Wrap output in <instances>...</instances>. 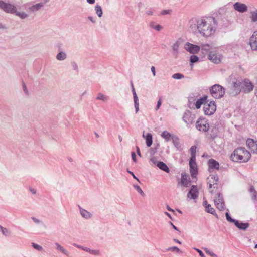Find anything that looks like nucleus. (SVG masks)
<instances>
[{
  "instance_id": "1",
  "label": "nucleus",
  "mask_w": 257,
  "mask_h": 257,
  "mask_svg": "<svg viewBox=\"0 0 257 257\" xmlns=\"http://www.w3.org/2000/svg\"><path fill=\"white\" fill-rule=\"evenodd\" d=\"M189 25L191 31H197L202 37L208 38L216 32L217 22L213 17H205L192 19L189 21Z\"/></svg>"
},
{
  "instance_id": "2",
  "label": "nucleus",
  "mask_w": 257,
  "mask_h": 257,
  "mask_svg": "<svg viewBox=\"0 0 257 257\" xmlns=\"http://www.w3.org/2000/svg\"><path fill=\"white\" fill-rule=\"evenodd\" d=\"M250 153L242 147L235 149L231 155L232 161L237 162H247L250 158Z\"/></svg>"
},
{
  "instance_id": "3",
  "label": "nucleus",
  "mask_w": 257,
  "mask_h": 257,
  "mask_svg": "<svg viewBox=\"0 0 257 257\" xmlns=\"http://www.w3.org/2000/svg\"><path fill=\"white\" fill-rule=\"evenodd\" d=\"M211 95L215 98H220L225 94V89L219 84L213 85L210 89Z\"/></svg>"
},
{
  "instance_id": "4",
  "label": "nucleus",
  "mask_w": 257,
  "mask_h": 257,
  "mask_svg": "<svg viewBox=\"0 0 257 257\" xmlns=\"http://www.w3.org/2000/svg\"><path fill=\"white\" fill-rule=\"evenodd\" d=\"M242 82L237 79L232 81L229 89V94L231 96H236L239 94L241 91V85Z\"/></svg>"
},
{
  "instance_id": "5",
  "label": "nucleus",
  "mask_w": 257,
  "mask_h": 257,
  "mask_svg": "<svg viewBox=\"0 0 257 257\" xmlns=\"http://www.w3.org/2000/svg\"><path fill=\"white\" fill-rule=\"evenodd\" d=\"M196 128L202 132H207L210 127L207 120L205 118H199L196 123Z\"/></svg>"
},
{
  "instance_id": "6",
  "label": "nucleus",
  "mask_w": 257,
  "mask_h": 257,
  "mask_svg": "<svg viewBox=\"0 0 257 257\" xmlns=\"http://www.w3.org/2000/svg\"><path fill=\"white\" fill-rule=\"evenodd\" d=\"M203 110L205 115H211L216 110V106L214 101L205 102L204 104Z\"/></svg>"
},
{
  "instance_id": "7",
  "label": "nucleus",
  "mask_w": 257,
  "mask_h": 257,
  "mask_svg": "<svg viewBox=\"0 0 257 257\" xmlns=\"http://www.w3.org/2000/svg\"><path fill=\"white\" fill-rule=\"evenodd\" d=\"M0 9L4 12L10 14H14L17 10L15 6L9 3H6L3 1H0Z\"/></svg>"
},
{
  "instance_id": "8",
  "label": "nucleus",
  "mask_w": 257,
  "mask_h": 257,
  "mask_svg": "<svg viewBox=\"0 0 257 257\" xmlns=\"http://www.w3.org/2000/svg\"><path fill=\"white\" fill-rule=\"evenodd\" d=\"M208 58L213 63L218 64L221 62L222 56L216 50H212L209 52Z\"/></svg>"
},
{
  "instance_id": "9",
  "label": "nucleus",
  "mask_w": 257,
  "mask_h": 257,
  "mask_svg": "<svg viewBox=\"0 0 257 257\" xmlns=\"http://www.w3.org/2000/svg\"><path fill=\"white\" fill-rule=\"evenodd\" d=\"M217 197L214 199V203L216 208L220 210H224L225 209V203L220 193H218Z\"/></svg>"
},
{
  "instance_id": "10",
  "label": "nucleus",
  "mask_w": 257,
  "mask_h": 257,
  "mask_svg": "<svg viewBox=\"0 0 257 257\" xmlns=\"http://www.w3.org/2000/svg\"><path fill=\"white\" fill-rule=\"evenodd\" d=\"M150 161L154 165L156 166L161 170L169 173L170 169L167 165L163 162L158 161L155 157H152L150 159Z\"/></svg>"
},
{
  "instance_id": "11",
  "label": "nucleus",
  "mask_w": 257,
  "mask_h": 257,
  "mask_svg": "<svg viewBox=\"0 0 257 257\" xmlns=\"http://www.w3.org/2000/svg\"><path fill=\"white\" fill-rule=\"evenodd\" d=\"M242 83V90L244 93H249L253 90L254 88V85L249 79H244Z\"/></svg>"
},
{
  "instance_id": "12",
  "label": "nucleus",
  "mask_w": 257,
  "mask_h": 257,
  "mask_svg": "<svg viewBox=\"0 0 257 257\" xmlns=\"http://www.w3.org/2000/svg\"><path fill=\"white\" fill-rule=\"evenodd\" d=\"M184 48L189 52L195 54L198 53L199 51L200 47L197 45H193L187 42L185 44Z\"/></svg>"
},
{
  "instance_id": "13",
  "label": "nucleus",
  "mask_w": 257,
  "mask_h": 257,
  "mask_svg": "<svg viewBox=\"0 0 257 257\" xmlns=\"http://www.w3.org/2000/svg\"><path fill=\"white\" fill-rule=\"evenodd\" d=\"M189 166H190V173L193 178H195L196 177L198 169L196 163V159H190L189 160Z\"/></svg>"
},
{
  "instance_id": "14",
  "label": "nucleus",
  "mask_w": 257,
  "mask_h": 257,
  "mask_svg": "<svg viewBox=\"0 0 257 257\" xmlns=\"http://www.w3.org/2000/svg\"><path fill=\"white\" fill-rule=\"evenodd\" d=\"M249 44L252 51H257V33L254 32L249 39Z\"/></svg>"
},
{
  "instance_id": "15",
  "label": "nucleus",
  "mask_w": 257,
  "mask_h": 257,
  "mask_svg": "<svg viewBox=\"0 0 257 257\" xmlns=\"http://www.w3.org/2000/svg\"><path fill=\"white\" fill-rule=\"evenodd\" d=\"M198 196V191L197 186L192 185L190 190L189 191L187 197L190 199H195Z\"/></svg>"
},
{
  "instance_id": "16",
  "label": "nucleus",
  "mask_w": 257,
  "mask_h": 257,
  "mask_svg": "<svg viewBox=\"0 0 257 257\" xmlns=\"http://www.w3.org/2000/svg\"><path fill=\"white\" fill-rule=\"evenodd\" d=\"M235 10L240 13H245L247 11V6L243 3L236 2L233 5Z\"/></svg>"
},
{
  "instance_id": "17",
  "label": "nucleus",
  "mask_w": 257,
  "mask_h": 257,
  "mask_svg": "<svg viewBox=\"0 0 257 257\" xmlns=\"http://www.w3.org/2000/svg\"><path fill=\"white\" fill-rule=\"evenodd\" d=\"M247 147L253 153L257 154V142L252 139H248L246 141Z\"/></svg>"
},
{
  "instance_id": "18",
  "label": "nucleus",
  "mask_w": 257,
  "mask_h": 257,
  "mask_svg": "<svg viewBox=\"0 0 257 257\" xmlns=\"http://www.w3.org/2000/svg\"><path fill=\"white\" fill-rule=\"evenodd\" d=\"M183 120L187 125L192 124L194 120V115H192L189 112H186L184 114Z\"/></svg>"
},
{
  "instance_id": "19",
  "label": "nucleus",
  "mask_w": 257,
  "mask_h": 257,
  "mask_svg": "<svg viewBox=\"0 0 257 257\" xmlns=\"http://www.w3.org/2000/svg\"><path fill=\"white\" fill-rule=\"evenodd\" d=\"M209 180V188H212V186H214V188L217 187V182L218 181V177L217 175H210V178H208Z\"/></svg>"
},
{
  "instance_id": "20",
  "label": "nucleus",
  "mask_w": 257,
  "mask_h": 257,
  "mask_svg": "<svg viewBox=\"0 0 257 257\" xmlns=\"http://www.w3.org/2000/svg\"><path fill=\"white\" fill-rule=\"evenodd\" d=\"M78 207L80 210V214L82 216V217L86 219H89L92 217V215L90 212L85 210L84 209H83L79 205L78 206Z\"/></svg>"
},
{
  "instance_id": "21",
  "label": "nucleus",
  "mask_w": 257,
  "mask_h": 257,
  "mask_svg": "<svg viewBox=\"0 0 257 257\" xmlns=\"http://www.w3.org/2000/svg\"><path fill=\"white\" fill-rule=\"evenodd\" d=\"M235 225L240 230H246L249 227L248 223H242L238 220H236L234 223Z\"/></svg>"
},
{
  "instance_id": "22",
  "label": "nucleus",
  "mask_w": 257,
  "mask_h": 257,
  "mask_svg": "<svg viewBox=\"0 0 257 257\" xmlns=\"http://www.w3.org/2000/svg\"><path fill=\"white\" fill-rule=\"evenodd\" d=\"M44 3H40L33 5L29 8V10L31 12H35L41 9L44 6Z\"/></svg>"
},
{
  "instance_id": "23",
  "label": "nucleus",
  "mask_w": 257,
  "mask_h": 257,
  "mask_svg": "<svg viewBox=\"0 0 257 257\" xmlns=\"http://www.w3.org/2000/svg\"><path fill=\"white\" fill-rule=\"evenodd\" d=\"M190 182V178L186 174H182L181 184L184 187H187Z\"/></svg>"
},
{
  "instance_id": "24",
  "label": "nucleus",
  "mask_w": 257,
  "mask_h": 257,
  "mask_svg": "<svg viewBox=\"0 0 257 257\" xmlns=\"http://www.w3.org/2000/svg\"><path fill=\"white\" fill-rule=\"evenodd\" d=\"M208 165L209 168L212 169H218L219 167V163L213 159H211L208 161Z\"/></svg>"
},
{
  "instance_id": "25",
  "label": "nucleus",
  "mask_w": 257,
  "mask_h": 257,
  "mask_svg": "<svg viewBox=\"0 0 257 257\" xmlns=\"http://www.w3.org/2000/svg\"><path fill=\"white\" fill-rule=\"evenodd\" d=\"M172 142L175 147L179 150H182L181 145L180 144L179 139L178 137L174 136L172 137Z\"/></svg>"
},
{
  "instance_id": "26",
  "label": "nucleus",
  "mask_w": 257,
  "mask_h": 257,
  "mask_svg": "<svg viewBox=\"0 0 257 257\" xmlns=\"http://www.w3.org/2000/svg\"><path fill=\"white\" fill-rule=\"evenodd\" d=\"M180 44V42L179 41H177L173 44V45L172 46L173 52L175 55H177L179 53V49Z\"/></svg>"
},
{
  "instance_id": "27",
  "label": "nucleus",
  "mask_w": 257,
  "mask_h": 257,
  "mask_svg": "<svg viewBox=\"0 0 257 257\" xmlns=\"http://www.w3.org/2000/svg\"><path fill=\"white\" fill-rule=\"evenodd\" d=\"M207 99V96H204L202 98H201L197 100L196 102L195 106L197 109H199L201 107L202 104H203L205 103V101Z\"/></svg>"
},
{
  "instance_id": "28",
  "label": "nucleus",
  "mask_w": 257,
  "mask_h": 257,
  "mask_svg": "<svg viewBox=\"0 0 257 257\" xmlns=\"http://www.w3.org/2000/svg\"><path fill=\"white\" fill-rule=\"evenodd\" d=\"M250 18L252 22H257V9L250 12Z\"/></svg>"
},
{
  "instance_id": "29",
  "label": "nucleus",
  "mask_w": 257,
  "mask_h": 257,
  "mask_svg": "<svg viewBox=\"0 0 257 257\" xmlns=\"http://www.w3.org/2000/svg\"><path fill=\"white\" fill-rule=\"evenodd\" d=\"M149 25L150 28L155 29L158 31H160L163 28L162 26L156 24L155 22L153 21L151 22Z\"/></svg>"
},
{
  "instance_id": "30",
  "label": "nucleus",
  "mask_w": 257,
  "mask_h": 257,
  "mask_svg": "<svg viewBox=\"0 0 257 257\" xmlns=\"http://www.w3.org/2000/svg\"><path fill=\"white\" fill-rule=\"evenodd\" d=\"M146 143L147 147H150L152 144V135L151 133H147L146 137Z\"/></svg>"
},
{
  "instance_id": "31",
  "label": "nucleus",
  "mask_w": 257,
  "mask_h": 257,
  "mask_svg": "<svg viewBox=\"0 0 257 257\" xmlns=\"http://www.w3.org/2000/svg\"><path fill=\"white\" fill-rule=\"evenodd\" d=\"M161 136L162 138L165 139L167 142L170 141V139H172V137L173 136L169 132H167V131H163L162 133Z\"/></svg>"
},
{
  "instance_id": "32",
  "label": "nucleus",
  "mask_w": 257,
  "mask_h": 257,
  "mask_svg": "<svg viewBox=\"0 0 257 257\" xmlns=\"http://www.w3.org/2000/svg\"><path fill=\"white\" fill-rule=\"evenodd\" d=\"M55 245L57 246V249L60 251L62 253L64 254L65 255L68 256L69 253V252L66 250L63 246H62L60 244L58 243H55Z\"/></svg>"
},
{
  "instance_id": "33",
  "label": "nucleus",
  "mask_w": 257,
  "mask_h": 257,
  "mask_svg": "<svg viewBox=\"0 0 257 257\" xmlns=\"http://www.w3.org/2000/svg\"><path fill=\"white\" fill-rule=\"evenodd\" d=\"M205 211L209 213L216 216V217L217 218V215L215 213V210L213 208L211 207V205L207 206V207L205 208Z\"/></svg>"
},
{
  "instance_id": "34",
  "label": "nucleus",
  "mask_w": 257,
  "mask_h": 257,
  "mask_svg": "<svg viewBox=\"0 0 257 257\" xmlns=\"http://www.w3.org/2000/svg\"><path fill=\"white\" fill-rule=\"evenodd\" d=\"M191 153V158L190 159H196V147L195 146H193L191 147L190 149Z\"/></svg>"
},
{
  "instance_id": "35",
  "label": "nucleus",
  "mask_w": 257,
  "mask_h": 257,
  "mask_svg": "<svg viewBox=\"0 0 257 257\" xmlns=\"http://www.w3.org/2000/svg\"><path fill=\"white\" fill-rule=\"evenodd\" d=\"M66 58V54L63 52H60L56 55V59L59 61L64 60Z\"/></svg>"
},
{
  "instance_id": "36",
  "label": "nucleus",
  "mask_w": 257,
  "mask_h": 257,
  "mask_svg": "<svg viewBox=\"0 0 257 257\" xmlns=\"http://www.w3.org/2000/svg\"><path fill=\"white\" fill-rule=\"evenodd\" d=\"M16 16L19 17L22 19H24L26 18H27L29 15L25 13V12H17L16 10V12L14 13Z\"/></svg>"
},
{
  "instance_id": "37",
  "label": "nucleus",
  "mask_w": 257,
  "mask_h": 257,
  "mask_svg": "<svg viewBox=\"0 0 257 257\" xmlns=\"http://www.w3.org/2000/svg\"><path fill=\"white\" fill-rule=\"evenodd\" d=\"M96 13L99 17H101L102 15V10L100 6L96 5L95 7Z\"/></svg>"
},
{
  "instance_id": "38",
  "label": "nucleus",
  "mask_w": 257,
  "mask_h": 257,
  "mask_svg": "<svg viewBox=\"0 0 257 257\" xmlns=\"http://www.w3.org/2000/svg\"><path fill=\"white\" fill-rule=\"evenodd\" d=\"M96 98L98 100H100L104 102L108 101L109 99L108 97L104 95L102 93H99Z\"/></svg>"
},
{
  "instance_id": "39",
  "label": "nucleus",
  "mask_w": 257,
  "mask_h": 257,
  "mask_svg": "<svg viewBox=\"0 0 257 257\" xmlns=\"http://www.w3.org/2000/svg\"><path fill=\"white\" fill-rule=\"evenodd\" d=\"M201 48L202 50L208 52L210 51V50L212 49V46L208 44H203L201 46Z\"/></svg>"
},
{
  "instance_id": "40",
  "label": "nucleus",
  "mask_w": 257,
  "mask_h": 257,
  "mask_svg": "<svg viewBox=\"0 0 257 257\" xmlns=\"http://www.w3.org/2000/svg\"><path fill=\"white\" fill-rule=\"evenodd\" d=\"M172 77L175 79H181L182 78H183L184 77V76L183 74H182L181 73H177L174 74L172 75Z\"/></svg>"
},
{
  "instance_id": "41",
  "label": "nucleus",
  "mask_w": 257,
  "mask_h": 257,
  "mask_svg": "<svg viewBox=\"0 0 257 257\" xmlns=\"http://www.w3.org/2000/svg\"><path fill=\"white\" fill-rule=\"evenodd\" d=\"M134 187L136 189V191L139 193L142 196L145 195V193L142 191L140 187L137 185H134Z\"/></svg>"
},
{
  "instance_id": "42",
  "label": "nucleus",
  "mask_w": 257,
  "mask_h": 257,
  "mask_svg": "<svg viewBox=\"0 0 257 257\" xmlns=\"http://www.w3.org/2000/svg\"><path fill=\"white\" fill-rule=\"evenodd\" d=\"M131 87H132V89L134 100H138V98L137 97V95L136 92L135 91V88L134 87V85H133V83L132 82H131Z\"/></svg>"
},
{
  "instance_id": "43",
  "label": "nucleus",
  "mask_w": 257,
  "mask_h": 257,
  "mask_svg": "<svg viewBox=\"0 0 257 257\" xmlns=\"http://www.w3.org/2000/svg\"><path fill=\"white\" fill-rule=\"evenodd\" d=\"M32 245L35 249H36L38 251H43V247L41 245H38L37 244H36L34 243H32Z\"/></svg>"
},
{
  "instance_id": "44",
  "label": "nucleus",
  "mask_w": 257,
  "mask_h": 257,
  "mask_svg": "<svg viewBox=\"0 0 257 257\" xmlns=\"http://www.w3.org/2000/svg\"><path fill=\"white\" fill-rule=\"evenodd\" d=\"M199 58L196 55H192L190 57V62L192 63H195L198 61Z\"/></svg>"
},
{
  "instance_id": "45",
  "label": "nucleus",
  "mask_w": 257,
  "mask_h": 257,
  "mask_svg": "<svg viewBox=\"0 0 257 257\" xmlns=\"http://www.w3.org/2000/svg\"><path fill=\"white\" fill-rule=\"evenodd\" d=\"M225 215H226V219L228 221L232 222L234 223H235V222L236 221V220L231 218V217L230 216V215L228 212L226 213Z\"/></svg>"
},
{
  "instance_id": "46",
  "label": "nucleus",
  "mask_w": 257,
  "mask_h": 257,
  "mask_svg": "<svg viewBox=\"0 0 257 257\" xmlns=\"http://www.w3.org/2000/svg\"><path fill=\"white\" fill-rule=\"evenodd\" d=\"M1 231H2V232L3 234L5 235V236H7V235H10V232L6 228H4V227H1Z\"/></svg>"
},
{
  "instance_id": "47",
  "label": "nucleus",
  "mask_w": 257,
  "mask_h": 257,
  "mask_svg": "<svg viewBox=\"0 0 257 257\" xmlns=\"http://www.w3.org/2000/svg\"><path fill=\"white\" fill-rule=\"evenodd\" d=\"M167 250L168 251H176V252H180V249L176 247V246H173V247H169V248L167 249Z\"/></svg>"
},
{
  "instance_id": "48",
  "label": "nucleus",
  "mask_w": 257,
  "mask_h": 257,
  "mask_svg": "<svg viewBox=\"0 0 257 257\" xmlns=\"http://www.w3.org/2000/svg\"><path fill=\"white\" fill-rule=\"evenodd\" d=\"M134 101V104H135V108L136 110V113H137L139 110V99L138 100H135Z\"/></svg>"
},
{
  "instance_id": "49",
  "label": "nucleus",
  "mask_w": 257,
  "mask_h": 257,
  "mask_svg": "<svg viewBox=\"0 0 257 257\" xmlns=\"http://www.w3.org/2000/svg\"><path fill=\"white\" fill-rule=\"evenodd\" d=\"M90 253L91 254H93L94 255H100V252L98 250L91 249Z\"/></svg>"
},
{
  "instance_id": "50",
  "label": "nucleus",
  "mask_w": 257,
  "mask_h": 257,
  "mask_svg": "<svg viewBox=\"0 0 257 257\" xmlns=\"http://www.w3.org/2000/svg\"><path fill=\"white\" fill-rule=\"evenodd\" d=\"M31 219L36 224H41L43 223L41 220H39V219H38L35 217H32Z\"/></svg>"
},
{
  "instance_id": "51",
  "label": "nucleus",
  "mask_w": 257,
  "mask_h": 257,
  "mask_svg": "<svg viewBox=\"0 0 257 257\" xmlns=\"http://www.w3.org/2000/svg\"><path fill=\"white\" fill-rule=\"evenodd\" d=\"M249 191L250 193H253V196L254 197V199H255L256 197V192L255 190V189L254 188L253 186H251L250 189H249Z\"/></svg>"
},
{
  "instance_id": "52",
  "label": "nucleus",
  "mask_w": 257,
  "mask_h": 257,
  "mask_svg": "<svg viewBox=\"0 0 257 257\" xmlns=\"http://www.w3.org/2000/svg\"><path fill=\"white\" fill-rule=\"evenodd\" d=\"M205 251L206 253L209 254L212 257H217V255L212 252L210 251L207 248H205Z\"/></svg>"
},
{
  "instance_id": "53",
  "label": "nucleus",
  "mask_w": 257,
  "mask_h": 257,
  "mask_svg": "<svg viewBox=\"0 0 257 257\" xmlns=\"http://www.w3.org/2000/svg\"><path fill=\"white\" fill-rule=\"evenodd\" d=\"M161 104H162V99L161 98H160L157 102V105H156V110H158L161 105Z\"/></svg>"
},
{
  "instance_id": "54",
  "label": "nucleus",
  "mask_w": 257,
  "mask_h": 257,
  "mask_svg": "<svg viewBox=\"0 0 257 257\" xmlns=\"http://www.w3.org/2000/svg\"><path fill=\"white\" fill-rule=\"evenodd\" d=\"M22 86H23V91H24V92L26 94H28V91L27 90V87H26V85L25 84V83L24 82H23L22 83Z\"/></svg>"
},
{
  "instance_id": "55",
  "label": "nucleus",
  "mask_w": 257,
  "mask_h": 257,
  "mask_svg": "<svg viewBox=\"0 0 257 257\" xmlns=\"http://www.w3.org/2000/svg\"><path fill=\"white\" fill-rule=\"evenodd\" d=\"M131 155H132V158L133 161L135 162H136L137 160H136V155L135 153L134 152H132Z\"/></svg>"
},
{
  "instance_id": "56",
  "label": "nucleus",
  "mask_w": 257,
  "mask_h": 257,
  "mask_svg": "<svg viewBox=\"0 0 257 257\" xmlns=\"http://www.w3.org/2000/svg\"><path fill=\"white\" fill-rule=\"evenodd\" d=\"M171 12L170 10H164L161 12V15H166L169 14Z\"/></svg>"
},
{
  "instance_id": "57",
  "label": "nucleus",
  "mask_w": 257,
  "mask_h": 257,
  "mask_svg": "<svg viewBox=\"0 0 257 257\" xmlns=\"http://www.w3.org/2000/svg\"><path fill=\"white\" fill-rule=\"evenodd\" d=\"M127 172H128V173H130V174H131V175H132V176H133V177L134 179H136L138 181H139V179H138V178H137V177L135 175V174H134L132 171H130V170H127Z\"/></svg>"
},
{
  "instance_id": "58",
  "label": "nucleus",
  "mask_w": 257,
  "mask_h": 257,
  "mask_svg": "<svg viewBox=\"0 0 257 257\" xmlns=\"http://www.w3.org/2000/svg\"><path fill=\"white\" fill-rule=\"evenodd\" d=\"M195 249L199 253V255L201 257H205V255L201 250L197 248H195Z\"/></svg>"
},
{
  "instance_id": "59",
  "label": "nucleus",
  "mask_w": 257,
  "mask_h": 257,
  "mask_svg": "<svg viewBox=\"0 0 257 257\" xmlns=\"http://www.w3.org/2000/svg\"><path fill=\"white\" fill-rule=\"evenodd\" d=\"M225 8H220L218 11L217 13H218L219 14H221L222 13H223L225 12Z\"/></svg>"
},
{
  "instance_id": "60",
  "label": "nucleus",
  "mask_w": 257,
  "mask_h": 257,
  "mask_svg": "<svg viewBox=\"0 0 257 257\" xmlns=\"http://www.w3.org/2000/svg\"><path fill=\"white\" fill-rule=\"evenodd\" d=\"M146 14L149 16L152 15L153 14V11L151 9H149L148 10H147L146 11Z\"/></svg>"
},
{
  "instance_id": "61",
  "label": "nucleus",
  "mask_w": 257,
  "mask_h": 257,
  "mask_svg": "<svg viewBox=\"0 0 257 257\" xmlns=\"http://www.w3.org/2000/svg\"><path fill=\"white\" fill-rule=\"evenodd\" d=\"M152 73L154 76H156V71H155V68L154 66H152L151 68Z\"/></svg>"
},
{
  "instance_id": "62",
  "label": "nucleus",
  "mask_w": 257,
  "mask_h": 257,
  "mask_svg": "<svg viewBox=\"0 0 257 257\" xmlns=\"http://www.w3.org/2000/svg\"><path fill=\"white\" fill-rule=\"evenodd\" d=\"M72 66L74 70H78V66L76 63L73 62L72 63Z\"/></svg>"
},
{
  "instance_id": "63",
  "label": "nucleus",
  "mask_w": 257,
  "mask_h": 257,
  "mask_svg": "<svg viewBox=\"0 0 257 257\" xmlns=\"http://www.w3.org/2000/svg\"><path fill=\"white\" fill-rule=\"evenodd\" d=\"M210 205L209 204H208V202L206 200H204L203 202V206L206 208L207 207V205Z\"/></svg>"
},
{
  "instance_id": "64",
  "label": "nucleus",
  "mask_w": 257,
  "mask_h": 257,
  "mask_svg": "<svg viewBox=\"0 0 257 257\" xmlns=\"http://www.w3.org/2000/svg\"><path fill=\"white\" fill-rule=\"evenodd\" d=\"M156 152V149H150V153L151 155H153L155 154V153Z\"/></svg>"
}]
</instances>
